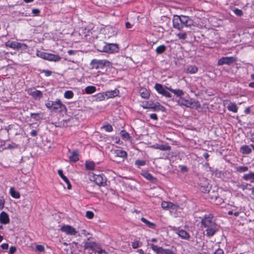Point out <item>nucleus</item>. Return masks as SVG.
<instances>
[{
    "mask_svg": "<svg viewBox=\"0 0 254 254\" xmlns=\"http://www.w3.org/2000/svg\"><path fill=\"white\" fill-rule=\"evenodd\" d=\"M200 223L202 227L206 229V235L208 237L213 236L218 231L215 220L212 214H205Z\"/></svg>",
    "mask_w": 254,
    "mask_h": 254,
    "instance_id": "f257e3e1",
    "label": "nucleus"
},
{
    "mask_svg": "<svg viewBox=\"0 0 254 254\" xmlns=\"http://www.w3.org/2000/svg\"><path fill=\"white\" fill-rule=\"evenodd\" d=\"M174 29L182 31L185 27L190 28L193 25V21L188 16L174 15L172 20Z\"/></svg>",
    "mask_w": 254,
    "mask_h": 254,
    "instance_id": "f03ea898",
    "label": "nucleus"
},
{
    "mask_svg": "<svg viewBox=\"0 0 254 254\" xmlns=\"http://www.w3.org/2000/svg\"><path fill=\"white\" fill-rule=\"evenodd\" d=\"M45 106L52 112L65 114L67 112L66 106L59 99H57L55 101L48 100Z\"/></svg>",
    "mask_w": 254,
    "mask_h": 254,
    "instance_id": "7ed1b4c3",
    "label": "nucleus"
},
{
    "mask_svg": "<svg viewBox=\"0 0 254 254\" xmlns=\"http://www.w3.org/2000/svg\"><path fill=\"white\" fill-rule=\"evenodd\" d=\"M111 63L106 60L93 59L90 63V66L92 69L103 68L105 66H109Z\"/></svg>",
    "mask_w": 254,
    "mask_h": 254,
    "instance_id": "20e7f679",
    "label": "nucleus"
},
{
    "mask_svg": "<svg viewBox=\"0 0 254 254\" xmlns=\"http://www.w3.org/2000/svg\"><path fill=\"white\" fill-rule=\"evenodd\" d=\"M154 88L159 94L162 95L163 96L166 98L172 97V95L168 90V88H171V87L164 86L161 84L156 83Z\"/></svg>",
    "mask_w": 254,
    "mask_h": 254,
    "instance_id": "39448f33",
    "label": "nucleus"
},
{
    "mask_svg": "<svg viewBox=\"0 0 254 254\" xmlns=\"http://www.w3.org/2000/svg\"><path fill=\"white\" fill-rule=\"evenodd\" d=\"M6 47H10L16 50H26L28 46L25 43H21L16 41H8L5 44Z\"/></svg>",
    "mask_w": 254,
    "mask_h": 254,
    "instance_id": "423d86ee",
    "label": "nucleus"
},
{
    "mask_svg": "<svg viewBox=\"0 0 254 254\" xmlns=\"http://www.w3.org/2000/svg\"><path fill=\"white\" fill-rule=\"evenodd\" d=\"M178 104L188 108L195 109H197L200 106L198 101H196L195 100L192 99H190L189 100L184 99L179 100L178 101Z\"/></svg>",
    "mask_w": 254,
    "mask_h": 254,
    "instance_id": "0eeeda50",
    "label": "nucleus"
},
{
    "mask_svg": "<svg viewBox=\"0 0 254 254\" xmlns=\"http://www.w3.org/2000/svg\"><path fill=\"white\" fill-rule=\"evenodd\" d=\"M150 245L151 249L157 254H176V253L171 250L163 249L162 247H158L153 244Z\"/></svg>",
    "mask_w": 254,
    "mask_h": 254,
    "instance_id": "6e6552de",
    "label": "nucleus"
},
{
    "mask_svg": "<svg viewBox=\"0 0 254 254\" xmlns=\"http://www.w3.org/2000/svg\"><path fill=\"white\" fill-rule=\"evenodd\" d=\"M237 61V58L234 57H223L218 60V65L227 64L230 65Z\"/></svg>",
    "mask_w": 254,
    "mask_h": 254,
    "instance_id": "1a4fd4ad",
    "label": "nucleus"
},
{
    "mask_svg": "<svg viewBox=\"0 0 254 254\" xmlns=\"http://www.w3.org/2000/svg\"><path fill=\"white\" fill-rule=\"evenodd\" d=\"M119 50V45L116 43H106L105 48L103 52L109 54H113L118 52Z\"/></svg>",
    "mask_w": 254,
    "mask_h": 254,
    "instance_id": "9d476101",
    "label": "nucleus"
},
{
    "mask_svg": "<svg viewBox=\"0 0 254 254\" xmlns=\"http://www.w3.org/2000/svg\"><path fill=\"white\" fill-rule=\"evenodd\" d=\"M94 181L99 186H105L106 185L107 179L103 174L94 175L93 176Z\"/></svg>",
    "mask_w": 254,
    "mask_h": 254,
    "instance_id": "9b49d317",
    "label": "nucleus"
},
{
    "mask_svg": "<svg viewBox=\"0 0 254 254\" xmlns=\"http://www.w3.org/2000/svg\"><path fill=\"white\" fill-rule=\"evenodd\" d=\"M61 231L64 232L66 234L69 235H77L78 232L76 231L75 229L70 225H64L60 228Z\"/></svg>",
    "mask_w": 254,
    "mask_h": 254,
    "instance_id": "f8f14e48",
    "label": "nucleus"
},
{
    "mask_svg": "<svg viewBox=\"0 0 254 254\" xmlns=\"http://www.w3.org/2000/svg\"><path fill=\"white\" fill-rule=\"evenodd\" d=\"M28 93L31 95L35 100H40L43 97L42 92L34 88H29L28 89Z\"/></svg>",
    "mask_w": 254,
    "mask_h": 254,
    "instance_id": "ddd939ff",
    "label": "nucleus"
},
{
    "mask_svg": "<svg viewBox=\"0 0 254 254\" xmlns=\"http://www.w3.org/2000/svg\"><path fill=\"white\" fill-rule=\"evenodd\" d=\"M106 42L102 40L96 39L94 41L95 47L98 51L103 52L106 45Z\"/></svg>",
    "mask_w": 254,
    "mask_h": 254,
    "instance_id": "4468645a",
    "label": "nucleus"
},
{
    "mask_svg": "<svg viewBox=\"0 0 254 254\" xmlns=\"http://www.w3.org/2000/svg\"><path fill=\"white\" fill-rule=\"evenodd\" d=\"M175 231V233L183 239L189 240L190 238L189 233L183 229H176Z\"/></svg>",
    "mask_w": 254,
    "mask_h": 254,
    "instance_id": "2eb2a0df",
    "label": "nucleus"
},
{
    "mask_svg": "<svg viewBox=\"0 0 254 254\" xmlns=\"http://www.w3.org/2000/svg\"><path fill=\"white\" fill-rule=\"evenodd\" d=\"M113 153L115 157H119L122 158H125L127 157V153L122 149H118L113 151Z\"/></svg>",
    "mask_w": 254,
    "mask_h": 254,
    "instance_id": "dca6fc26",
    "label": "nucleus"
},
{
    "mask_svg": "<svg viewBox=\"0 0 254 254\" xmlns=\"http://www.w3.org/2000/svg\"><path fill=\"white\" fill-rule=\"evenodd\" d=\"M46 60L53 62H59L61 61V57L58 55L53 54L47 53L46 59Z\"/></svg>",
    "mask_w": 254,
    "mask_h": 254,
    "instance_id": "f3484780",
    "label": "nucleus"
},
{
    "mask_svg": "<svg viewBox=\"0 0 254 254\" xmlns=\"http://www.w3.org/2000/svg\"><path fill=\"white\" fill-rule=\"evenodd\" d=\"M106 99L113 98L115 97L119 96V90L118 89H115L114 90L107 91L105 92Z\"/></svg>",
    "mask_w": 254,
    "mask_h": 254,
    "instance_id": "a211bd4d",
    "label": "nucleus"
},
{
    "mask_svg": "<svg viewBox=\"0 0 254 254\" xmlns=\"http://www.w3.org/2000/svg\"><path fill=\"white\" fill-rule=\"evenodd\" d=\"M0 222L3 224H7L9 223L8 215L4 211L1 212L0 214Z\"/></svg>",
    "mask_w": 254,
    "mask_h": 254,
    "instance_id": "6ab92c4d",
    "label": "nucleus"
},
{
    "mask_svg": "<svg viewBox=\"0 0 254 254\" xmlns=\"http://www.w3.org/2000/svg\"><path fill=\"white\" fill-rule=\"evenodd\" d=\"M69 159L70 162H76L79 160L78 151L76 150L72 151L69 156Z\"/></svg>",
    "mask_w": 254,
    "mask_h": 254,
    "instance_id": "aec40b11",
    "label": "nucleus"
},
{
    "mask_svg": "<svg viewBox=\"0 0 254 254\" xmlns=\"http://www.w3.org/2000/svg\"><path fill=\"white\" fill-rule=\"evenodd\" d=\"M58 174L59 176L63 179V180L64 181V182L67 184V188L68 190L71 189V185L69 181L67 179V178L65 176L62 170H59L58 171Z\"/></svg>",
    "mask_w": 254,
    "mask_h": 254,
    "instance_id": "412c9836",
    "label": "nucleus"
},
{
    "mask_svg": "<svg viewBox=\"0 0 254 254\" xmlns=\"http://www.w3.org/2000/svg\"><path fill=\"white\" fill-rule=\"evenodd\" d=\"M139 93L142 98L148 99L150 96V91L145 88L141 87Z\"/></svg>",
    "mask_w": 254,
    "mask_h": 254,
    "instance_id": "4be33fe9",
    "label": "nucleus"
},
{
    "mask_svg": "<svg viewBox=\"0 0 254 254\" xmlns=\"http://www.w3.org/2000/svg\"><path fill=\"white\" fill-rule=\"evenodd\" d=\"M154 111H164L165 110V107L161 105L159 102L154 103L151 109Z\"/></svg>",
    "mask_w": 254,
    "mask_h": 254,
    "instance_id": "5701e85b",
    "label": "nucleus"
},
{
    "mask_svg": "<svg viewBox=\"0 0 254 254\" xmlns=\"http://www.w3.org/2000/svg\"><path fill=\"white\" fill-rule=\"evenodd\" d=\"M240 151L243 154H250L252 150L249 145H244L240 148Z\"/></svg>",
    "mask_w": 254,
    "mask_h": 254,
    "instance_id": "b1692460",
    "label": "nucleus"
},
{
    "mask_svg": "<svg viewBox=\"0 0 254 254\" xmlns=\"http://www.w3.org/2000/svg\"><path fill=\"white\" fill-rule=\"evenodd\" d=\"M161 206L164 209L168 208L174 209L176 205L171 202L163 201L161 204Z\"/></svg>",
    "mask_w": 254,
    "mask_h": 254,
    "instance_id": "393cba45",
    "label": "nucleus"
},
{
    "mask_svg": "<svg viewBox=\"0 0 254 254\" xmlns=\"http://www.w3.org/2000/svg\"><path fill=\"white\" fill-rule=\"evenodd\" d=\"M186 72L190 74H194L197 72V67L194 65H189L187 66Z\"/></svg>",
    "mask_w": 254,
    "mask_h": 254,
    "instance_id": "a878e982",
    "label": "nucleus"
},
{
    "mask_svg": "<svg viewBox=\"0 0 254 254\" xmlns=\"http://www.w3.org/2000/svg\"><path fill=\"white\" fill-rule=\"evenodd\" d=\"M168 90L179 97H182L184 94V91L180 89H173L171 87V88H168Z\"/></svg>",
    "mask_w": 254,
    "mask_h": 254,
    "instance_id": "bb28decb",
    "label": "nucleus"
},
{
    "mask_svg": "<svg viewBox=\"0 0 254 254\" xmlns=\"http://www.w3.org/2000/svg\"><path fill=\"white\" fill-rule=\"evenodd\" d=\"M243 179L245 181H250L252 183L254 182V172H251L249 174H244Z\"/></svg>",
    "mask_w": 254,
    "mask_h": 254,
    "instance_id": "cd10ccee",
    "label": "nucleus"
},
{
    "mask_svg": "<svg viewBox=\"0 0 254 254\" xmlns=\"http://www.w3.org/2000/svg\"><path fill=\"white\" fill-rule=\"evenodd\" d=\"M96 101H102L106 98L105 92L99 93L94 96Z\"/></svg>",
    "mask_w": 254,
    "mask_h": 254,
    "instance_id": "c85d7f7f",
    "label": "nucleus"
},
{
    "mask_svg": "<svg viewBox=\"0 0 254 254\" xmlns=\"http://www.w3.org/2000/svg\"><path fill=\"white\" fill-rule=\"evenodd\" d=\"M85 167V169L87 170H93L95 167V164L92 161H86Z\"/></svg>",
    "mask_w": 254,
    "mask_h": 254,
    "instance_id": "c756f323",
    "label": "nucleus"
},
{
    "mask_svg": "<svg viewBox=\"0 0 254 254\" xmlns=\"http://www.w3.org/2000/svg\"><path fill=\"white\" fill-rule=\"evenodd\" d=\"M141 220L146 225V226L150 228L154 229L156 226V224L155 223L149 221L144 217H142L141 218Z\"/></svg>",
    "mask_w": 254,
    "mask_h": 254,
    "instance_id": "7c9ffc66",
    "label": "nucleus"
},
{
    "mask_svg": "<svg viewBox=\"0 0 254 254\" xmlns=\"http://www.w3.org/2000/svg\"><path fill=\"white\" fill-rule=\"evenodd\" d=\"M143 176L144 178H145L147 180L150 181L152 183H154L156 181V178L154 177L150 173L146 172L143 174Z\"/></svg>",
    "mask_w": 254,
    "mask_h": 254,
    "instance_id": "2f4dec72",
    "label": "nucleus"
},
{
    "mask_svg": "<svg viewBox=\"0 0 254 254\" xmlns=\"http://www.w3.org/2000/svg\"><path fill=\"white\" fill-rule=\"evenodd\" d=\"M84 90L85 93L90 94L96 92V88L94 86H88L85 87Z\"/></svg>",
    "mask_w": 254,
    "mask_h": 254,
    "instance_id": "473e14b6",
    "label": "nucleus"
},
{
    "mask_svg": "<svg viewBox=\"0 0 254 254\" xmlns=\"http://www.w3.org/2000/svg\"><path fill=\"white\" fill-rule=\"evenodd\" d=\"M227 109L229 111H232L234 113H237L238 110V108L236 104L233 103H230L227 106Z\"/></svg>",
    "mask_w": 254,
    "mask_h": 254,
    "instance_id": "72a5a7b5",
    "label": "nucleus"
},
{
    "mask_svg": "<svg viewBox=\"0 0 254 254\" xmlns=\"http://www.w3.org/2000/svg\"><path fill=\"white\" fill-rule=\"evenodd\" d=\"M166 50V47L164 45H161L156 49V53L158 55L163 53Z\"/></svg>",
    "mask_w": 254,
    "mask_h": 254,
    "instance_id": "f704fd0d",
    "label": "nucleus"
},
{
    "mask_svg": "<svg viewBox=\"0 0 254 254\" xmlns=\"http://www.w3.org/2000/svg\"><path fill=\"white\" fill-rule=\"evenodd\" d=\"M9 192L11 196L13 198H19L20 196V193L16 191L13 188H10Z\"/></svg>",
    "mask_w": 254,
    "mask_h": 254,
    "instance_id": "c9c22d12",
    "label": "nucleus"
},
{
    "mask_svg": "<svg viewBox=\"0 0 254 254\" xmlns=\"http://www.w3.org/2000/svg\"><path fill=\"white\" fill-rule=\"evenodd\" d=\"M154 102L152 101H146L143 103V105L142 107L144 109H151L152 105H153Z\"/></svg>",
    "mask_w": 254,
    "mask_h": 254,
    "instance_id": "e433bc0d",
    "label": "nucleus"
},
{
    "mask_svg": "<svg viewBox=\"0 0 254 254\" xmlns=\"http://www.w3.org/2000/svg\"><path fill=\"white\" fill-rule=\"evenodd\" d=\"M236 170L239 173H243L248 171L249 168L247 166H238L235 168Z\"/></svg>",
    "mask_w": 254,
    "mask_h": 254,
    "instance_id": "4c0bfd02",
    "label": "nucleus"
},
{
    "mask_svg": "<svg viewBox=\"0 0 254 254\" xmlns=\"http://www.w3.org/2000/svg\"><path fill=\"white\" fill-rule=\"evenodd\" d=\"M171 149L170 146L168 144L164 145V144H160L159 147H158V149L162 151H170Z\"/></svg>",
    "mask_w": 254,
    "mask_h": 254,
    "instance_id": "58836bf2",
    "label": "nucleus"
},
{
    "mask_svg": "<svg viewBox=\"0 0 254 254\" xmlns=\"http://www.w3.org/2000/svg\"><path fill=\"white\" fill-rule=\"evenodd\" d=\"M176 36L180 40H185L187 38V34L185 32L178 33Z\"/></svg>",
    "mask_w": 254,
    "mask_h": 254,
    "instance_id": "ea45409f",
    "label": "nucleus"
},
{
    "mask_svg": "<svg viewBox=\"0 0 254 254\" xmlns=\"http://www.w3.org/2000/svg\"><path fill=\"white\" fill-rule=\"evenodd\" d=\"M73 93L71 90H67L64 93V97L66 99H71L73 97Z\"/></svg>",
    "mask_w": 254,
    "mask_h": 254,
    "instance_id": "a19ab883",
    "label": "nucleus"
},
{
    "mask_svg": "<svg viewBox=\"0 0 254 254\" xmlns=\"http://www.w3.org/2000/svg\"><path fill=\"white\" fill-rule=\"evenodd\" d=\"M135 165L137 166L138 168H140L141 166H143L146 165V161L143 160H136L135 161Z\"/></svg>",
    "mask_w": 254,
    "mask_h": 254,
    "instance_id": "79ce46f5",
    "label": "nucleus"
},
{
    "mask_svg": "<svg viewBox=\"0 0 254 254\" xmlns=\"http://www.w3.org/2000/svg\"><path fill=\"white\" fill-rule=\"evenodd\" d=\"M120 134L122 138L124 139H128L130 138L129 133L125 130H122Z\"/></svg>",
    "mask_w": 254,
    "mask_h": 254,
    "instance_id": "37998d69",
    "label": "nucleus"
},
{
    "mask_svg": "<svg viewBox=\"0 0 254 254\" xmlns=\"http://www.w3.org/2000/svg\"><path fill=\"white\" fill-rule=\"evenodd\" d=\"M40 113H31L30 117L35 121H38L40 119Z\"/></svg>",
    "mask_w": 254,
    "mask_h": 254,
    "instance_id": "c03bdc74",
    "label": "nucleus"
},
{
    "mask_svg": "<svg viewBox=\"0 0 254 254\" xmlns=\"http://www.w3.org/2000/svg\"><path fill=\"white\" fill-rule=\"evenodd\" d=\"M103 128L107 132H111L113 130L112 126L110 124H107L103 127Z\"/></svg>",
    "mask_w": 254,
    "mask_h": 254,
    "instance_id": "a18cd8bd",
    "label": "nucleus"
},
{
    "mask_svg": "<svg viewBox=\"0 0 254 254\" xmlns=\"http://www.w3.org/2000/svg\"><path fill=\"white\" fill-rule=\"evenodd\" d=\"M131 246L133 249H136L141 246V243L139 242L138 241H135L132 242Z\"/></svg>",
    "mask_w": 254,
    "mask_h": 254,
    "instance_id": "49530a36",
    "label": "nucleus"
},
{
    "mask_svg": "<svg viewBox=\"0 0 254 254\" xmlns=\"http://www.w3.org/2000/svg\"><path fill=\"white\" fill-rule=\"evenodd\" d=\"M47 53L43 52H41V51H38L37 52L36 55L39 57H40V58L45 60L46 59V55H47Z\"/></svg>",
    "mask_w": 254,
    "mask_h": 254,
    "instance_id": "de8ad7c7",
    "label": "nucleus"
},
{
    "mask_svg": "<svg viewBox=\"0 0 254 254\" xmlns=\"http://www.w3.org/2000/svg\"><path fill=\"white\" fill-rule=\"evenodd\" d=\"M233 11L234 12V13L238 16H241L243 14V11L237 8H235Z\"/></svg>",
    "mask_w": 254,
    "mask_h": 254,
    "instance_id": "09e8293b",
    "label": "nucleus"
},
{
    "mask_svg": "<svg viewBox=\"0 0 254 254\" xmlns=\"http://www.w3.org/2000/svg\"><path fill=\"white\" fill-rule=\"evenodd\" d=\"M36 251L39 252L44 253L45 248L42 245H38L36 247Z\"/></svg>",
    "mask_w": 254,
    "mask_h": 254,
    "instance_id": "8fccbe9b",
    "label": "nucleus"
},
{
    "mask_svg": "<svg viewBox=\"0 0 254 254\" xmlns=\"http://www.w3.org/2000/svg\"><path fill=\"white\" fill-rule=\"evenodd\" d=\"M94 213L91 211H87L86 212V217L88 219H92L94 217Z\"/></svg>",
    "mask_w": 254,
    "mask_h": 254,
    "instance_id": "3c124183",
    "label": "nucleus"
},
{
    "mask_svg": "<svg viewBox=\"0 0 254 254\" xmlns=\"http://www.w3.org/2000/svg\"><path fill=\"white\" fill-rule=\"evenodd\" d=\"M79 53V51H78L69 50L67 51V54L69 55H78Z\"/></svg>",
    "mask_w": 254,
    "mask_h": 254,
    "instance_id": "603ef678",
    "label": "nucleus"
},
{
    "mask_svg": "<svg viewBox=\"0 0 254 254\" xmlns=\"http://www.w3.org/2000/svg\"><path fill=\"white\" fill-rule=\"evenodd\" d=\"M179 168L182 173H186L188 171L189 169L187 166L184 165H180Z\"/></svg>",
    "mask_w": 254,
    "mask_h": 254,
    "instance_id": "864d4df0",
    "label": "nucleus"
},
{
    "mask_svg": "<svg viewBox=\"0 0 254 254\" xmlns=\"http://www.w3.org/2000/svg\"><path fill=\"white\" fill-rule=\"evenodd\" d=\"M18 147V145L15 144V143L12 142L10 144H9L7 146V148L8 149H12V148H17Z\"/></svg>",
    "mask_w": 254,
    "mask_h": 254,
    "instance_id": "5fc2aeb1",
    "label": "nucleus"
},
{
    "mask_svg": "<svg viewBox=\"0 0 254 254\" xmlns=\"http://www.w3.org/2000/svg\"><path fill=\"white\" fill-rule=\"evenodd\" d=\"M32 12L34 16H38L40 13V10L39 9L35 8L32 9Z\"/></svg>",
    "mask_w": 254,
    "mask_h": 254,
    "instance_id": "6e6d98bb",
    "label": "nucleus"
},
{
    "mask_svg": "<svg viewBox=\"0 0 254 254\" xmlns=\"http://www.w3.org/2000/svg\"><path fill=\"white\" fill-rule=\"evenodd\" d=\"M16 251V248L15 246H11L9 250V254H14Z\"/></svg>",
    "mask_w": 254,
    "mask_h": 254,
    "instance_id": "4d7b16f0",
    "label": "nucleus"
},
{
    "mask_svg": "<svg viewBox=\"0 0 254 254\" xmlns=\"http://www.w3.org/2000/svg\"><path fill=\"white\" fill-rule=\"evenodd\" d=\"M41 72L44 73L45 75L46 76H49L51 75L52 73V72L51 70H43Z\"/></svg>",
    "mask_w": 254,
    "mask_h": 254,
    "instance_id": "13d9d810",
    "label": "nucleus"
},
{
    "mask_svg": "<svg viewBox=\"0 0 254 254\" xmlns=\"http://www.w3.org/2000/svg\"><path fill=\"white\" fill-rule=\"evenodd\" d=\"M5 201L2 197H0V208L2 209L4 207Z\"/></svg>",
    "mask_w": 254,
    "mask_h": 254,
    "instance_id": "bf43d9fd",
    "label": "nucleus"
},
{
    "mask_svg": "<svg viewBox=\"0 0 254 254\" xmlns=\"http://www.w3.org/2000/svg\"><path fill=\"white\" fill-rule=\"evenodd\" d=\"M214 254H224V253L222 249H218L215 251Z\"/></svg>",
    "mask_w": 254,
    "mask_h": 254,
    "instance_id": "052dcab7",
    "label": "nucleus"
},
{
    "mask_svg": "<svg viewBox=\"0 0 254 254\" xmlns=\"http://www.w3.org/2000/svg\"><path fill=\"white\" fill-rule=\"evenodd\" d=\"M150 117L151 119H153L154 120H158V117L157 115L156 114H151L150 115Z\"/></svg>",
    "mask_w": 254,
    "mask_h": 254,
    "instance_id": "680f3d73",
    "label": "nucleus"
},
{
    "mask_svg": "<svg viewBox=\"0 0 254 254\" xmlns=\"http://www.w3.org/2000/svg\"><path fill=\"white\" fill-rule=\"evenodd\" d=\"M250 186V185H249L248 184H242L240 186H239L238 187L240 188H242L243 190H245L248 188V186Z\"/></svg>",
    "mask_w": 254,
    "mask_h": 254,
    "instance_id": "e2e57ef3",
    "label": "nucleus"
},
{
    "mask_svg": "<svg viewBox=\"0 0 254 254\" xmlns=\"http://www.w3.org/2000/svg\"><path fill=\"white\" fill-rule=\"evenodd\" d=\"M1 247L3 250H7L8 248V245L7 243H3L1 245Z\"/></svg>",
    "mask_w": 254,
    "mask_h": 254,
    "instance_id": "0e129e2a",
    "label": "nucleus"
},
{
    "mask_svg": "<svg viewBox=\"0 0 254 254\" xmlns=\"http://www.w3.org/2000/svg\"><path fill=\"white\" fill-rule=\"evenodd\" d=\"M30 134L32 136H36L37 135V131L35 129H33L30 132Z\"/></svg>",
    "mask_w": 254,
    "mask_h": 254,
    "instance_id": "69168bd1",
    "label": "nucleus"
},
{
    "mask_svg": "<svg viewBox=\"0 0 254 254\" xmlns=\"http://www.w3.org/2000/svg\"><path fill=\"white\" fill-rule=\"evenodd\" d=\"M216 200L217 201V204H221L224 202L223 200L219 197H216Z\"/></svg>",
    "mask_w": 254,
    "mask_h": 254,
    "instance_id": "338daca9",
    "label": "nucleus"
},
{
    "mask_svg": "<svg viewBox=\"0 0 254 254\" xmlns=\"http://www.w3.org/2000/svg\"><path fill=\"white\" fill-rule=\"evenodd\" d=\"M126 27L127 29L130 28L132 27V25L129 22H127L126 23Z\"/></svg>",
    "mask_w": 254,
    "mask_h": 254,
    "instance_id": "774afa93",
    "label": "nucleus"
}]
</instances>
